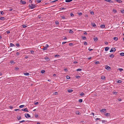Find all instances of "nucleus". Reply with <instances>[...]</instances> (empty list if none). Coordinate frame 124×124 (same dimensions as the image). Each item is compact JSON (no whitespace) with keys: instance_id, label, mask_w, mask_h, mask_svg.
I'll return each instance as SVG.
<instances>
[{"instance_id":"393cba45","label":"nucleus","mask_w":124,"mask_h":124,"mask_svg":"<svg viewBox=\"0 0 124 124\" xmlns=\"http://www.w3.org/2000/svg\"><path fill=\"white\" fill-rule=\"evenodd\" d=\"M69 30L70 31L69 32V33H73V31L71 30Z\"/></svg>"},{"instance_id":"412c9836","label":"nucleus","mask_w":124,"mask_h":124,"mask_svg":"<svg viewBox=\"0 0 124 124\" xmlns=\"http://www.w3.org/2000/svg\"><path fill=\"white\" fill-rule=\"evenodd\" d=\"M117 93H118L117 92H115L114 91L113 92V94H115V95H117Z\"/></svg>"},{"instance_id":"c85d7f7f","label":"nucleus","mask_w":124,"mask_h":124,"mask_svg":"<svg viewBox=\"0 0 124 124\" xmlns=\"http://www.w3.org/2000/svg\"><path fill=\"white\" fill-rule=\"evenodd\" d=\"M120 55L122 56H124V53H120Z\"/></svg>"},{"instance_id":"8fccbe9b","label":"nucleus","mask_w":124,"mask_h":124,"mask_svg":"<svg viewBox=\"0 0 124 124\" xmlns=\"http://www.w3.org/2000/svg\"><path fill=\"white\" fill-rule=\"evenodd\" d=\"M66 8H61V10H64V9H66Z\"/></svg>"},{"instance_id":"a18cd8bd","label":"nucleus","mask_w":124,"mask_h":124,"mask_svg":"<svg viewBox=\"0 0 124 124\" xmlns=\"http://www.w3.org/2000/svg\"><path fill=\"white\" fill-rule=\"evenodd\" d=\"M16 46L18 47H19V44L16 43Z\"/></svg>"},{"instance_id":"37998d69","label":"nucleus","mask_w":124,"mask_h":124,"mask_svg":"<svg viewBox=\"0 0 124 124\" xmlns=\"http://www.w3.org/2000/svg\"><path fill=\"white\" fill-rule=\"evenodd\" d=\"M80 95L82 96H83V95H85V94L83 93H82L80 94Z\"/></svg>"},{"instance_id":"0eeeda50","label":"nucleus","mask_w":124,"mask_h":124,"mask_svg":"<svg viewBox=\"0 0 124 124\" xmlns=\"http://www.w3.org/2000/svg\"><path fill=\"white\" fill-rule=\"evenodd\" d=\"M105 1L110 3H113V1L110 0H104Z\"/></svg>"},{"instance_id":"bb28decb","label":"nucleus","mask_w":124,"mask_h":124,"mask_svg":"<svg viewBox=\"0 0 124 124\" xmlns=\"http://www.w3.org/2000/svg\"><path fill=\"white\" fill-rule=\"evenodd\" d=\"M114 40L116 41L118 40V38L117 37H114Z\"/></svg>"},{"instance_id":"a19ab883","label":"nucleus","mask_w":124,"mask_h":124,"mask_svg":"<svg viewBox=\"0 0 124 124\" xmlns=\"http://www.w3.org/2000/svg\"><path fill=\"white\" fill-rule=\"evenodd\" d=\"M6 32L7 34H9L10 33V31H9L8 30L6 31Z\"/></svg>"},{"instance_id":"13d9d810","label":"nucleus","mask_w":124,"mask_h":124,"mask_svg":"<svg viewBox=\"0 0 124 124\" xmlns=\"http://www.w3.org/2000/svg\"><path fill=\"white\" fill-rule=\"evenodd\" d=\"M78 62L76 61H75L73 62V63H78Z\"/></svg>"},{"instance_id":"f8f14e48","label":"nucleus","mask_w":124,"mask_h":124,"mask_svg":"<svg viewBox=\"0 0 124 124\" xmlns=\"http://www.w3.org/2000/svg\"><path fill=\"white\" fill-rule=\"evenodd\" d=\"M116 1L118 2L119 3H122V1L121 0H116Z\"/></svg>"},{"instance_id":"e2e57ef3","label":"nucleus","mask_w":124,"mask_h":124,"mask_svg":"<svg viewBox=\"0 0 124 124\" xmlns=\"http://www.w3.org/2000/svg\"><path fill=\"white\" fill-rule=\"evenodd\" d=\"M76 114L78 115H79V114H80L79 112H77L76 113Z\"/></svg>"},{"instance_id":"774afa93","label":"nucleus","mask_w":124,"mask_h":124,"mask_svg":"<svg viewBox=\"0 0 124 124\" xmlns=\"http://www.w3.org/2000/svg\"><path fill=\"white\" fill-rule=\"evenodd\" d=\"M67 42H62V44H65Z\"/></svg>"},{"instance_id":"1a4fd4ad","label":"nucleus","mask_w":124,"mask_h":124,"mask_svg":"<svg viewBox=\"0 0 124 124\" xmlns=\"http://www.w3.org/2000/svg\"><path fill=\"white\" fill-rule=\"evenodd\" d=\"M106 110V109H102L101 110H100V111L101 112H104Z\"/></svg>"},{"instance_id":"6e6552de","label":"nucleus","mask_w":124,"mask_h":124,"mask_svg":"<svg viewBox=\"0 0 124 124\" xmlns=\"http://www.w3.org/2000/svg\"><path fill=\"white\" fill-rule=\"evenodd\" d=\"M20 3L23 5L25 4L26 3V2L25 1H23L22 0H21Z\"/></svg>"},{"instance_id":"864d4df0","label":"nucleus","mask_w":124,"mask_h":124,"mask_svg":"<svg viewBox=\"0 0 124 124\" xmlns=\"http://www.w3.org/2000/svg\"><path fill=\"white\" fill-rule=\"evenodd\" d=\"M37 2L38 3H39L41 2V0H37Z\"/></svg>"},{"instance_id":"6ab92c4d","label":"nucleus","mask_w":124,"mask_h":124,"mask_svg":"<svg viewBox=\"0 0 124 124\" xmlns=\"http://www.w3.org/2000/svg\"><path fill=\"white\" fill-rule=\"evenodd\" d=\"M72 1V0H66L65 2H70Z\"/></svg>"},{"instance_id":"f03ea898","label":"nucleus","mask_w":124,"mask_h":124,"mask_svg":"<svg viewBox=\"0 0 124 124\" xmlns=\"http://www.w3.org/2000/svg\"><path fill=\"white\" fill-rule=\"evenodd\" d=\"M49 46L48 45L46 44V45L45 46H44V48L42 49L43 50H46L47 49V48Z\"/></svg>"},{"instance_id":"338daca9","label":"nucleus","mask_w":124,"mask_h":124,"mask_svg":"<svg viewBox=\"0 0 124 124\" xmlns=\"http://www.w3.org/2000/svg\"><path fill=\"white\" fill-rule=\"evenodd\" d=\"M38 102H36V103H35V104L36 105H38Z\"/></svg>"},{"instance_id":"b1692460","label":"nucleus","mask_w":124,"mask_h":124,"mask_svg":"<svg viewBox=\"0 0 124 124\" xmlns=\"http://www.w3.org/2000/svg\"><path fill=\"white\" fill-rule=\"evenodd\" d=\"M93 39L94 41H97L98 40V38L97 37H95L93 38Z\"/></svg>"},{"instance_id":"473e14b6","label":"nucleus","mask_w":124,"mask_h":124,"mask_svg":"<svg viewBox=\"0 0 124 124\" xmlns=\"http://www.w3.org/2000/svg\"><path fill=\"white\" fill-rule=\"evenodd\" d=\"M82 38L83 39H86V38L84 36H82Z\"/></svg>"},{"instance_id":"0e129e2a","label":"nucleus","mask_w":124,"mask_h":124,"mask_svg":"<svg viewBox=\"0 0 124 124\" xmlns=\"http://www.w3.org/2000/svg\"><path fill=\"white\" fill-rule=\"evenodd\" d=\"M62 18L63 19H65V17L64 16H62Z\"/></svg>"},{"instance_id":"79ce46f5","label":"nucleus","mask_w":124,"mask_h":124,"mask_svg":"<svg viewBox=\"0 0 124 124\" xmlns=\"http://www.w3.org/2000/svg\"><path fill=\"white\" fill-rule=\"evenodd\" d=\"M87 43L86 42H85L84 43V45H87Z\"/></svg>"},{"instance_id":"7ed1b4c3","label":"nucleus","mask_w":124,"mask_h":124,"mask_svg":"<svg viewBox=\"0 0 124 124\" xmlns=\"http://www.w3.org/2000/svg\"><path fill=\"white\" fill-rule=\"evenodd\" d=\"M25 116L27 118H28L31 117L30 115L28 114H25Z\"/></svg>"},{"instance_id":"6e6d98bb","label":"nucleus","mask_w":124,"mask_h":124,"mask_svg":"<svg viewBox=\"0 0 124 124\" xmlns=\"http://www.w3.org/2000/svg\"><path fill=\"white\" fill-rule=\"evenodd\" d=\"M88 50L90 51H91L92 50H93V49H90V48H89L88 49Z\"/></svg>"},{"instance_id":"5fc2aeb1","label":"nucleus","mask_w":124,"mask_h":124,"mask_svg":"<svg viewBox=\"0 0 124 124\" xmlns=\"http://www.w3.org/2000/svg\"><path fill=\"white\" fill-rule=\"evenodd\" d=\"M15 69L16 70H18V69H19V68L18 67H16L15 68Z\"/></svg>"},{"instance_id":"cd10ccee","label":"nucleus","mask_w":124,"mask_h":124,"mask_svg":"<svg viewBox=\"0 0 124 124\" xmlns=\"http://www.w3.org/2000/svg\"><path fill=\"white\" fill-rule=\"evenodd\" d=\"M101 78L102 79H104L105 78V77L104 76H102L101 77Z\"/></svg>"},{"instance_id":"680f3d73","label":"nucleus","mask_w":124,"mask_h":124,"mask_svg":"<svg viewBox=\"0 0 124 124\" xmlns=\"http://www.w3.org/2000/svg\"><path fill=\"white\" fill-rule=\"evenodd\" d=\"M55 95H57L58 94V93L57 92H55L54 93Z\"/></svg>"},{"instance_id":"ea45409f","label":"nucleus","mask_w":124,"mask_h":124,"mask_svg":"<svg viewBox=\"0 0 124 124\" xmlns=\"http://www.w3.org/2000/svg\"><path fill=\"white\" fill-rule=\"evenodd\" d=\"M121 12L122 13H124V10L123 9L121 10Z\"/></svg>"},{"instance_id":"58836bf2","label":"nucleus","mask_w":124,"mask_h":124,"mask_svg":"<svg viewBox=\"0 0 124 124\" xmlns=\"http://www.w3.org/2000/svg\"><path fill=\"white\" fill-rule=\"evenodd\" d=\"M81 70H82V69H77V71H81Z\"/></svg>"},{"instance_id":"ddd939ff","label":"nucleus","mask_w":124,"mask_h":124,"mask_svg":"<svg viewBox=\"0 0 124 124\" xmlns=\"http://www.w3.org/2000/svg\"><path fill=\"white\" fill-rule=\"evenodd\" d=\"M45 59L46 61H49L50 60V59L48 58V57H46L45 58Z\"/></svg>"},{"instance_id":"e433bc0d","label":"nucleus","mask_w":124,"mask_h":124,"mask_svg":"<svg viewBox=\"0 0 124 124\" xmlns=\"http://www.w3.org/2000/svg\"><path fill=\"white\" fill-rule=\"evenodd\" d=\"M66 78L67 79H69L70 78V76H66Z\"/></svg>"},{"instance_id":"4d7b16f0","label":"nucleus","mask_w":124,"mask_h":124,"mask_svg":"<svg viewBox=\"0 0 124 124\" xmlns=\"http://www.w3.org/2000/svg\"><path fill=\"white\" fill-rule=\"evenodd\" d=\"M64 70V71H65L66 72H67V71H68V70L67 69H65Z\"/></svg>"},{"instance_id":"f257e3e1","label":"nucleus","mask_w":124,"mask_h":124,"mask_svg":"<svg viewBox=\"0 0 124 124\" xmlns=\"http://www.w3.org/2000/svg\"><path fill=\"white\" fill-rule=\"evenodd\" d=\"M29 6L30 8L31 9H33L36 7V5L34 4H32L31 5H29Z\"/></svg>"},{"instance_id":"aec40b11","label":"nucleus","mask_w":124,"mask_h":124,"mask_svg":"<svg viewBox=\"0 0 124 124\" xmlns=\"http://www.w3.org/2000/svg\"><path fill=\"white\" fill-rule=\"evenodd\" d=\"M105 115L106 116H109L110 115V114L109 113H106Z\"/></svg>"},{"instance_id":"4468645a","label":"nucleus","mask_w":124,"mask_h":124,"mask_svg":"<svg viewBox=\"0 0 124 124\" xmlns=\"http://www.w3.org/2000/svg\"><path fill=\"white\" fill-rule=\"evenodd\" d=\"M109 56L110 57L113 58L114 57V55L113 54H112L109 55Z\"/></svg>"},{"instance_id":"bf43d9fd","label":"nucleus","mask_w":124,"mask_h":124,"mask_svg":"<svg viewBox=\"0 0 124 124\" xmlns=\"http://www.w3.org/2000/svg\"><path fill=\"white\" fill-rule=\"evenodd\" d=\"M55 24H59V23L58 22H55Z\"/></svg>"},{"instance_id":"5701e85b","label":"nucleus","mask_w":124,"mask_h":124,"mask_svg":"<svg viewBox=\"0 0 124 124\" xmlns=\"http://www.w3.org/2000/svg\"><path fill=\"white\" fill-rule=\"evenodd\" d=\"M26 76H29L30 75V74L29 73H25L24 74Z\"/></svg>"},{"instance_id":"dca6fc26","label":"nucleus","mask_w":124,"mask_h":124,"mask_svg":"<svg viewBox=\"0 0 124 124\" xmlns=\"http://www.w3.org/2000/svg\"><path fill=\"white\" fill-rule=\"evenodd\" d=\"M101 28H103L105 27V26L104 25H101L100 26Z\"/></svg>"},{"instance_id":"f704fd0d","label":"nucleus","mask_w":124,"mask_h":124,"mask_svg":"<svg viewBox=\"0 0 124 124\" xmlns=\"http://www.w3.org/2000/svg\"><path fill=\"white\" fill-rule=\"evenodd\" d=\"M83 100L82 99H80L78 101L80 102H82Z\"/></svg>"},{"instance_id":"603ef678","label":"nucleus","mask_w":124,"mask_h":124,"mask_svg":"<svg viewBox=\"0 0 124 124\" xmlns=\"http://www.w3.org/2000/svg\"><path fill=\"white\" fill-rule=\"evenodd\" d=\"M25 121L24 120H23L22 121H20L19 122L20 123H23L24 122H25Z\"/></svg>"},{"instance_id":"c756f323","label":"nucleus","mask_w":124,"mask_h":124,"mask_svg":"<svg viewBox=\"0 0 124 124\" xmlns=\"http://www.w3.org/2000/svg\"><path fill=\"white\" fill-rule=\"evenodd\" d=\"M10 62L11 64H14L15 63L13 61H11Z\"/></svg>"},{"instance_id":"20e7f679","label":"nucleus","mask_w":124,"mask_h":124,"mask_svg":"<svg viewBox=\"0 0 124 124\" xmlns=\"http://www.w3.org/2000/svg\"><path fill=\"white\" fill-rule=\"evenodd\" d=\"M21 110L23 111L28 112V109L27 108H23L21 109Z\"/></svg>"},{"instance_id":"72a5a7b5","label":"nucleus","mask_w":124,"mask_h":124,"mask_svg":"<svg viewBox=\"0 0 124 124\" xmlns=\"http://www.w3.org/2000/svg\"><path fill=\"white\" fill-rule=\"evenodd\" d=\"M102 122L103 123H105L107 122V121L105 120H102Z\"/></svg>"},{"instance_id":"c03bdc74","label":"nucleus","mask_w":124,"mask_h":124,"mask_svg":"<svg viewBox=\"0 0 124 124\" xmlns=\"http://www.w3.org/2000/svg\"><path fill=\"white\" fill-rule=\"evenodd\" d=\"M31 54H33L34 53V51H31Z\"/></svg>"},{"instance_id":"a211bd4d","label":"nucleus","mask_w":124,"mask_h":124,"mask_svg":"<svg viewBox=\"0 0 124 124\" xmlns=\"http://www.w3.org/2000/svg\"><path fill=\"white\" fill-rule=\"evenodd\" d=\"M109 48L108 47H106L105 48V50L106 51H108L109 49Z\"/></svg>"},{"instance_id":"052dcab7","label":"nucleus","mask_w":124,"mask_h":124,"mask_svg":"<svg viewBox=\"0 0 124 124\" xmlns=\"http://www.w3.org/2000/svg\"><path fill=\"white\" fill-rule=\"evenodd\" d=\"M118 100L120 101H121L122 100L121 99H119V98L118 99Z\"/></svg>"},{"instance_id":"49530a36","label":"nucleus","mask_w":124,"mask_h":124,"mask_svg":"<svg viewBox=\"0 0 124 124\" xmlns=\"http://www.w3.org/2000/svg\"><path fill=\"white\" fill-rule=\"evenodd\" d=\"M95 63L96 64H99L100 63V62H99L98 61L96 62H95Z\"/></svg>"},{"instance_id":"39448f33","label":"nucleus","mask_w":124,"mask_h":124,"mask_svg":"<svg viewBox=\"0 0 124 124\" xmlns=\"http://www.w3.org/2000/svg\"><path fill=\"white\" fill-rule=\"evenodd\" d=\"M105 69L107 70H108L111 69V68L108 65H106L105 67Z\"/></svg>"},{"instance_id":"2eb2a0df","label":"nucleus","mask_w":124,"mask_h":124,"mask_svg":"<svg viewBox=\"0 0 124 124\" xmlns=\"http://www.w3.org/2000/svg\"><path fill=\"white\" fill-rule=\"evenodd\" d=\"M10 47H13L15 46V45L12 43H10Z\"/></svg>"},{"instance_id":"c9c22d12","label":"nucleus","mask_w":124,"mask_h":124,"mask_svg":"<svg viewBox=\"0 0 124 124\" xmlns=\"http://www.w3.org/2000/svg\"><path fill=\"white\" fill-rule=\"evenodd\" d=\"M41 73H45V71L44 70H42L41 71Z\"/></svg>"},{"instance_id":"de8ad7c7","label":"nucleus","mask_w":124,"mask_h":124,"mask_svg":"<svg viewBox=\"0 0 124 124\" xmlns=\"http://www.w3.org/2000/svg\"><path fill=\"white\" fill-rule=\"evenodd\" d=\"M58 0H54V1H52L51 2V3H53V2H54L57 1H58Z\"/></svg>"},{"instance_id":"423d86ee","label":"nucleus","mask_w":124,"mask_h":124,"mask_svg":"<svg viewBox=\"0 0 124 124\" xmlns=\"http://www.w3.org/2000/svg\"><path fill=\"white\" fill-rule=\"evenodd\" d=\"M116 49L114 48H112L111 50L110 51V52H114L115 51Z\"/></svg>"},{"instance_id":"f3484780","label":"nucleus","mask_w":124,"mask_h":124,"mask_svg":"<svg viewBox=\"0 0 124 124\" xmlns=\"http://www.w3.org/2000/svg\"><path fill=\"white\" fill-rule=\"evenodd\" d=\"M5 18L4 17H1L0 18V19L1 20H5Z\"/></svg>"},{"instance_id":"09e8293b","label":"nucleus","mask_w":124,"mask_h":124,"mask_svg":"<svg viewBox=\"0 0 124 124\" xmlns=\"http://www.w3.org/2000/svg\"><path fill=\"white\" fill-rule=\"evenodd\" d=\"M20 110L19 109H15V110H14L15 111H19V110Z\"/></svg>"},{"instance_id":"2f4dec72","label":"nucleus","mask_w":124,"mask_h":124,"mask_svg":"<svg viewBox=\"0 0 124 124\" xmlns=\"http://www.w3.org/2000/svg\"><path fill=\"white\" fill-rule=\"evenodd\" d=\"M118 70L120 71L121 72L123 70V69L121 68H119L118 69Z\"/></svg>"},{"instance_id":"9b49d317","label":"nucleus","mask_w":124,"mask_h":124,"mask_svg":"<svg viewBox=\"0 0 124 124\" xmlns=\"http://www.w3.org/2000/svg\"><path fill=\"white\" fill-rule=\"evenodd\" d=\"M17 118L18 120H20L22 118L21 116H17Z\"/></svg>"},{"instance_id":"7c9ffc66","label":"nucleus","mask_w":124,"mask_h":124,"mask_svg":"<svg viewBox=\"0 0 124 124\" xmlns=\"http://www.w3.org/2000/svg\"><path fill=\"white\" fill-rule=\"evenodd\" d=\"M24 105H21L19 106V108H22L23 107H24Z\"/></svg>"},{"instance_id":"9d476101","label":"nucleus","mask_w":124,"mask_h":124,"mask_svg":"<svg viewBox=\"0 0 124 124\" xmlns=\"http://www.w3.org/2000/svg\"><path fill=\"white\" fill-rule=\"evenodd\" d=\"M93 27H95L96 26V25L95 24V23H91Z\"/></svg>"},{"instance_id":"3c124183","label":"nucleus","mask_w":124,"mask_h":124,"mask_svg":"<svg viewBox=\"0 0 124 124\" xmlns=\"http://www.w3.org/2000/svg\"><path fill=\"white\" fill-rule=\"evenodd\" d=\"M0 13L1 15H3L4 13V12H3V11H1Z\"/></svg>"},{"instance_id":"4c0bfd02","label":"nucleus","mask_w":124,"mask_h":124,"mask_svg":"<svg viewBox=\"0 0 124 124\" xmlns=\"http://www.w3.org/2000/svg\"><path fill=\"white\" fill-rule=\"evenodd\" d=\"M22 26L23 28H25L27 27V26L26 25H23Z\"/></svg>"},{"instance_id":"4be33fe9","label":"nucleus","mask_w":124,"mask_h":124,"mask_svg":"<svg viewBox=\"0 0 124 124\" xmlns=\"http://www.w3.org/2000/svg\"><path fill=\"white\" fill-rule=\"evenodd\" d=\"M68 92L69 93H71L72 92L73 90H68Z\"/></svg>"},{"instance_id":"69168bd1","label":"nucleus","mask_w":124,"mask_h":124,"mask_svg":"<svg viewBox=\"0 0 124 124\" xmlns=\"http://www.w3.org/2000/svg\"><path fill=\"white\" fill-rule=\"evenodd\" d=\"M9 108L10 109H12L13 108L12 106H9Z\"/></svg>"},{"instance_id":"a878e982","label":"nucleus","mask_w":124,"mask_h":124,"mask_svg":"<svg viewBox=\"0 0 124 124\" xmlns=\"http://www.w3.org/2000/svg\"><path fill=\"white\" fill-rule=\"evenodd\" d=\"M122 81L121 80H118L117 82L118 83H120L122 82Z\"/></svg>"}]
</instances>
